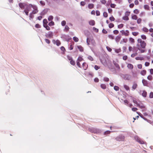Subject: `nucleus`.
I'll use <instances>...</instances> for the list:
<instances>
[{"instance_id": "36", "label": "nucleus", "mask_w": 153, "mask_h": 153, "mask_svg": "<svg viewBox=\"0 0 153 153\" xmlns=\"http://www.w3.org/2000/svg\"><path fill=\"white\" fill-rule=\"evenodd\" d=\"M54 25V23L53 21H51L50 22L48 23V25L49 26H52Z\"/></svg>"}, {"instance_id": "29", "label": "nucleus", "mask_w": 153, "mask_h": 153, "mask_svg": "<svg viewBox=\"0 0 153 153\" xmlns=\"http://www.w3.org/2000/svg\"><path fill=\"white\" fill-rule=\"evenodd\" d=\"M135 59L137 60H144V59L143 57H137L135 58Z\"/></svg>"}, {"instance_id": "64", "label": "nucleus", "mask_w": 153, "mask_h": 153, "mask_svg": "<svg viewBox=\"0 0 153 153\" xmlns=\"http://www.w3.org/2000/svg\"><path fill=\"white\" fill-rule=\"evenodd\" d=\"M45 41L48 44H49L50 43V41L48 39H45Z\"/></svg>"}, {"instance_id": "6", "label": "nucleus", "mask_w": 153, "mask_h": 153, "mask_svg": "<svg viewBox=\"0 0 153 153\" xmlns=\"http://www.w3.org/2000/svg\"><path fill=\"white\" fill-rule=\"evenodd\" d=\"M122 35H124L126 36H128L129 35V31L128 30H122L120 31Z\"/></svg>"}, {"instance_id": "58", "label": "nucleus", "mask_w": 153, "mask_h": 153, "mask_svg": "<svg viewBox=\"0 0 153 153\" xmlns=\"http://www.w3.org/2000/svg\"><path fill=\"white\" fill-rule=\"evenodd\" d=\"M86 4V3L84 1H81L80 2V4L82 6H84Z\"/></svg>"}, {"instance_id": "33", "label": "nucleus", "mask_w": 153, "mask_h": 153, "mask_svg": "<svg viewBox=\"0 0 153 153\" xmlns=\"http://www.w3.org/2000/svg\"><path fill=\"white\" fill-rule=\"evenodd\" d=\"M53 18V16H50L48 17V20L49 21H52Z\"/></svg>"}, {"instance_id": "59", "label": "nucleus", "mask_w": 153, "mask_h": 153, "mask_svg": "<svg viewBox=\"0 0 153 153\" xmlns=\"http://www.w3.org/2000/svg\"><path fill=\"white\" fill-rule=\"evenodd\" d=\"M106 48L107 50L109 52H111L112 51V49L108 46H107Z\"/></svg>"}, {"instance_id": "35", "label": "nucleus", "mask_w": 153, "mask_h": 153, "mask_svg": "<svg viewBox=\"0 0 153 153\" xmlns=\"http://www.w3.org/2000/svg\"><path fill=\"white\" fill-rule=\"evenodd\" d=\"M43 26L46 29V30H49L50 29V27H49V26H48L47 25H44Z\"/></svg>"}, {"instance_id": "49", "label": "nucleus", "mask_w": 153, "mask_h": 153, "mask_svg": "<svg viewBox=\"0 0 153 153\" xmlns=\"http://www.w3.org/2000/svg\"><path fill=\"white\" fill-rule=\"evenodd\" d=\"M103 16L105 17H107L108 16V13L106 12H104L103 13Z\"/></svg>"}, {"instance_id": "5", "label": "nucleus", "mask_w": 153, "mask_h": 153, "mask_svg": "<svg viewBox=\"0 0 153 153\" xmlns=\"http://www.w3.org/2000/svg\"><path fill=\"white\" fill-rule=\"evenodd\" d=\"M115 139L118 141H123L125 139V137L123 136H119L117 137Z\"/></svg>"}, {"instance_id": "54", "label": "nucleus", "mask_w": 153, "mask_h": 153, "mask_svg": "<svg viewBox=\"0 0 153 153\" xmlns=\"http://www.w3.org/2000/svg\"><path fill=\"white\" fill-rule=\"evenodd\" d=\"M132 34L133 35L136 36L139 34V33L137 32H132Z\"/></svg>"}, {"instance_id": "14", "label": "nucleus", "mask_w": 153, "mask_h": 153, "mask_svg": "<svg viewBox=\"0 0 153 153\" xmlns=\"http://www.w3.org/2000/svg\"><path fill=\"white\" fill-rule=\"evenodd\" d=\"M88 8L89 9H92L94 7V5L92 3H89L88 5Z\"/></svg>"}, {"instance_id": "42", "label": "nucleus", "mask_w": 153, "mask_h": 153, "mask_svg": "<svg viewBox=\"0 0 153 153\" xmlns=\"http://www.w3.org/2000/svg\"><path fill=\"white\" fill-rule=\"evenodd\" d=\"M70 64L73 65H74L75 64L74 61L73 60V59L70 61Z\"/></svg>"}, {"instance_id": "60", "label": "nucleus", "mask_w": 153, "mask_h": 153, "mask_svg": "<svg viewBox=\"0 0 153 153\" xmlns=\"http://www.w3.org/2000/svg\"><path fill=\"white\" fill-rule=\"evenodd\" d=\"M137 68L140 69H141L142 68V65L141 64H138L137 65Z\"/></svg>"}, {"instance_id": "25", "label": "nucleus", "mask_w": 153, "mask_h": 153, "mask_svg": "<svg viewBox=\"0 0 153 153\" xmlns=\"http://www.w3.org/2000/svg\"><path fill=\"white\" fill-rule=\"evenodd\" d=\"M142 20L140 18H139L137 19V22L138 24H140L142 22Z\"/></svg>"}, {"instance_id": "12", "label": "nucleus", "mask_w": 153, "mask_h": 153, "mask_svg": "<svg viewBox=\"0 0 153 153\" xmlns=\"http://www.w3.org/2000/svg\"><path fill=\"white\" fill-rule=\"evenodd\" d=\"M140 93L143 97H146L147 93L145 91L143 90L141 91H140Z\"/></svg>"}, {"instance_id": "48", "label": "nucleus", "mask_w": 153, "mask_h": 153, "mask_svg": "<svg viewBox=\"0 0 153 153\" xmlns=\"http://www.w3.org/2000/svg\"><path fill=\"white\" fill-rule=\"evenodd\" d=\"M109 19L111 21H114L115 20V18L112 16L109 18Z\"/></svg>"}, {"instance_id": "50", "label": "nucleus", "mask_w": 153, "mask_h": 153, "mask_svg": "<svg viewBox=\"0 0 153 153\" xmlns=\"http://www.w3.org/2000/svg\"><path fill=\"white\" fill-rule=\"evenodd\" d=\"M80 62L77 61L76 62V65L79 68H81V66Z\"/></svg>"}, {"instance_id": "20", "label": "nucleus", "mask_w": 153, "mask_h": 153, "mask_svg": "<svg viewBox=\"0 0 153 153\" xmlns=\"http://www.w3.org/2000/svg\"><path fill=\"white\" fill-rule=\"evenodd\" d=\"M89 24L91 25H94L95 24V22L93 20L90 21L89 22Z\"/></svg>"}, {"instance_id": "44", "label": "nucleus", "mask_w": 153, "mask_h": 153, "mask_svg": "<svg viewBox=\"0 0 153 153\" xmlns=\"http://www.w3.org/2000/svg\"><path fill=\"white\" fill-rule=\"evenodd\" d=\"M103 80L104 81L106 82H108L109 81V79L107 77H105L104 78Z\"/></svg>"}, {"instance_id": "24", "label": "nucleus", "mask_w": 153, "mask_h": 153, "mask_svg": "<svg viewBox=\"0 0 153 153\" xmlns=\"http://www.w3.org/2000/svg\"><path fill=\"white\" fill-rule=\"evenodd\" d=\"M124 88L126 91H129L130 89L129 87L126 85H124L123 86Z\"/></svg>"}, {"instance_id": "26", "label": "nucleus", "mask_w": 153, "mask_h": 153, "mask_svg": "<svg viewBox=\"0 0 153 153\" xmlns=\"http://www.w3.org/2000/svg\"><path fill=\"white\" fill-rule=\"evenodd\" d=\"M147 79L151 81L153 79V77L151 75H149L147 77Z\"/></svg>"}, {"instance_id": "10", "label": "nucleus", "mask_w": 153, "mask_h": 153, "mask_svg": "<svg viewBox=\"0 0 153 153\" xmlns=\"http://www.w3.org/2000/svg\"><path fill=\"white\" fill-rule=\"evenodd\" d=\"M53 33L51 32H49L46 35V36L48 38H51L53 37Z\"/></svg>"}, {"instance_id": "46", "label": "nucleus", "mask_w": 153, "mask_h": 153, "mask_svg": "<svg viewBox=\"0 0 153 153\" xmlns=\"http://www.w3.org/2000/svg\"><path fill=\"white\" fill-rule=\"evenodd\" d=\"M141 37L142 39L144 40H145L146 39V37L144 35H141Z\"/></svg>"}, {"instance_id": "37", "label": "nucleus", "mask_w": 153, "mask_h": 153, "mask_svg": "<svg viewBox=\"0 0 153 153\" xmlns=\"http://www.w3.org/2000/svg\"><path fill=\"white\" fill-rule=\"evenodd\" d=\"M83 60V58L81 56H79L77 59V61L79 62H81Z\"/></svg>"}, {"instance_id": "9", "label": "nucleus", "mask_w": 153, "mask_h": 153, "mask_svg": "<svg viewBox=\"0 0 153 153\" xmlns=\"http://www.w3.org/2000/svg\"><path fill=\"white\" fill-rule=\"evenodd\" d=\"M88 67V65L85 62H84L82 64V67L84 70H86Z\"/></svg>"}, {"instance_id": "57", "label": "nucleus", "mask_w": 153, "mask_h": 153, "mask_svg": "<svg viewBox=\"0 0 153 153\" xmlns=\"http://www.w3.org/2000/svg\"><path fill=\"white\" fill-rule=\"evenodd\" d=\"M94 68L96 70H98V69L100 68V67L97 65H95L94 66Z\"/></svg>"}, {"instance_id": "31", "label": "nucleus", "mask_w": 153, "mask_h": 153, "mask_svg": "<svg viewBox=\"0 0 153 153\" xmlns=\"http://www.w3.org/2000/svg\"><path fill=\"white\" fill-rule=\"evenodd\" d=\"M142 30L143 31L145 32H148L149 31V30L146 27H144L142 28Z\"/></svg>"}, {"instance_id": "7", "label": "nucleus", "mask_w": 153, "mask_h": 153, "mask_svg": "<svg viewBox=\"0 0 153 153\" xmlns=\"http://www.w3.org/2000/svg\"><path fill=\"white\" fill-rule=\"evenodd\" d=\"M33 5L31 4H27L25 7V10H27V11H30L31 10V8H32Z\"/></svg>"}, {"instance_id": "18", "label": "nucleus", "mask_w": 153, "mask_h": 153, "mask_svg": "<svg viewBox=\"0 0 153 153\" xmlns=\"http://www.w3.org/2000/svg\"><path fill=\"white\" fill-rule=\"evenodd\" d=\"M123 78L125 80H128L129 79V75L128 74H125L124 75Z\"/></svg>"}, {"instance_id": "62", "label": "nucleus", "mask_w": 153, "mask_h": 153, "mask_svg": "<svg viewBox=\"0 0 153 153\" xmlns=\"http://www.w3.org/2000/svg\"><path fill=\"white\" fill-rule=\"evenodd\" d=\"M113 33L115 34H117L119 33V31L117 30H115L113 31Z\"/></svg>"}, {"instance_id": "15", "label": "nucleus", "mask_w": 153, "mask_h": 153, "mask_svg": "<svg viewBox=\"0 0 153 153\" xmlns=\"http://www.w3.org/2000/svg\"><path fill=\"white\" fill-rule=\"evenodd\" d=\"M138 18L137 16L135 14L132 15L131 16V18L134 20H137Z\"/></svg>"}, {"instance_id": "40", "label": "nucleus", "mask_w": 153, "mask_h": 153, "mask_svg": "<svg viewBox=\"0 0 153 153\" xmlns=\"http://www.w3.org/2000/svg\"><path fill=\"white\" fill-rule=\"evenodd\" d=\"M108 26L109 28H111L114 26V25L113 23H111L109 24Z\"/></svg>"}, {"instance_id": "53", "label": "nucleus", "mask_w": 153, "mask_h": 153, "mask_svg": "<svg viewBox=\"0 0 153 153\" xmlns=\"http://www.w3.org/2000/svg\"><path fill=\"white\" fill-rule=\"evenodd\" d=\"M100 2L102 4H106V0H101Z\"/></svg>"}, {"instance_id": "32", "label": "nucleus", "mask_w": 153, "mask_h": 153, "mask_svg": "<svg viewBox=\"0 0 153 153\" xmlns=\"http://www.w3.org/2000/svg\"><path fill=\"white\" fill-rule=\"evenodd\" d=\"M48 23L47 20L46 19H45L43 20V25H47Z\"/></svg>"}, {"instance_id": "30", "label": "nucleus", "mask_w": 153, "mask_h": 153, "mask_svg": "<svg viewBox=\"0 0 153 153\" xmlns=\"http://www.w3.org/2000/svg\"><path fill=\"white\" fill-rule=\"evenodd\" d=\"M139 12V10L137 9H136L133 11V13L135 14H138Z\"/></svg>"}, {"instance_id": "61", "label": "nucleus", "mask_w": 153, "mask_h": 153, "mask_svg": "<svg viewBox=\"0 0 153 153\" xmlns=\"http://www.w3.org/2000/svg\"><path fill=\"white\" fill-rule=\"evenodd\" d=\"M149 97L151 98H153V92H150Z\"/></svg>"}, {"instance_id": "8", "label": "nucleus", "mask_w": 153, "mask_h": 153, "mask_svg": "<svg viewBox=\"0 0 153 153\" xmlns=\"http://www.w3.org/2000/svg\"><path fill=\"white\" fill-rule=\"evenodd\" d=\"M27 4L24 3H19V6L22 9H24L25 7Z\"/></svg>"}, {"instance_id": "41", "label": "nucleus", "mask_w": 153, "mask_h": 153, "mask_svg": "<svg viewBox=\"0 0 153 153\" xmlns=\"http://www.w3.org/2000/svg\"><path fill=\"white\" fill-rule=\"evenodd\" d=\"M124 25L122 24H120L118 25V28L119 29L122 28L123 27Z\"/></svg>"}, {"instance_id": "21", "label": "nucleus", "mask_w": 153, "mask_h": 153, "mask_svg": "<svg viewBox=\"0 0 153 153\" xmlns=\"http://www.w3.org/2000/svg\"><path fill=\"white\" fill-rule=\"evenodd\" d=\"M77 48L79 49L80 51L83 52V48L81 45L78 46Z\"/></svg>"}, {"instance_id": "51", "label": "nucleus", "mask_w": 153, "mask_h": 153, "mask_svg": "<svg viewBox=\"0 0 153 153\" xmlns=\"http://www.w3.org/2000/svg\"><path fill=\"white\" fill-rule=\"evenodd\" d=\"M69 29V27L67 25H65V30L66 31H68Z\"/></svg>"}, {"instance_id": "1", "label": "nucleus", "mask_w": 153, "mask_h": 153, "mask_svg": "<svg viewBox=\"0 0 153 153\" xmlns=\"http://www.w3.org/2000/svg\"><path fill=\"white\" fill-rule=\"evenodd\" d=\"M137 48H141L145 49L146 45V43L141 39L139 38L137 40Z\"/></svg>"}, {"instance_id": "38", "label": "nucleus", "mask_w": 153, "mask_h": 153, "mask_svg": "<svg viewBox=\"0 0 153 153\" xmlns=\"http://www.w3.org/2000/svg\"><path fill=\"white\" fill-rule=\"evenodd\" d=\"M144 7L145 9L149 10V7L148 5H145L144 6Z\"/></svg>"}, {"instance_id": "11", "label": "nucleus", "mask_w": 153, "mask_h": 153, "mask_svg": "<svg viewBox=\"0 0 153 153\" xmlns=\"http://www.w3.org/2000/svg\"><path fill=\"white\" fill-rule=\"evenodd\" d=\"M142 82L143 85L145 86H148V81L144 79H143L142 80Z\"/></svg>"}, {"instance_id": "16", "label": "nucleus", "mask_w": 153, "mask_h": 153, "mask_svg": "<svg viewBox=\"0 0 153 153\" xmlns=\"http://www.w3.org/2000/svg\"><path fill=\"white\" fill-rule=\"evenodd\" d=\"M127 67L129 69H130L131 70H132L133 68V66L132 64H128Z\"/></svg>"}, {"instance_id": "43", "label": "nucleus", "mask_w": 153, "mask_h": 153, "mask_svg": "<svg viewBox=\"0 0 153 153\" xmlns=\"http://www.w3.org/2000/svg\"><path fill=\"white\" fill-rule=\"evenodd\" d=\"M73 40L75 42H77L79 41V39L76 37H74L73 38Z\"/></svg>"}, {"instance_id": "34", "label": "nucleus", "mask_w": 153, "mask_h": 153, "mask_svg": "<svg viewBox=\"0 0 153 153\" xmlns=\"http://www.w3.org/2000/svg\"><path fill=\"white\" fill-rule=\"evenodd\" d=\"M137 49L138 50L140 51V53H142L144 52H145V50L144 49H142V48H137Z\"/></svg>"}, {"instance_id": "2", "label": "nucleus", "mask_w": 153, "mask_h": 153, "mask_svg": "<svg viewBox=\"0 0 153 153\" xmlns=\"http://www.w3.org/2000/svg\"><path fill=\"white\" fill-rule=\"evenodd\" d=\"M86 42L88 45H90V43L93 46H95L96 45L95 41L93 37L87 38V39Z\"/></svg>"}, {"instance_id": "47", "label": "nucleus", "mask_w": 153, "mask_h": 153, "mask_svg": "<svg viewBox=\"0 0 153 153\" xmlns=\"http://www.w3.org/2000/svg\"><path fill=\"white\" fill-rule=\"evenodd\" d=\"M116 6V4H114L111 3L110 4L111 7L112 8H115Z\"/></svg>"}, {"instance_id": "13", "label": "nucleus", "mask_w": 153, "mask_h": 153, "mask_svg": "<svg viewBox=\"0 0 153 153\" xmlns=\"http://www.w3.org/2000/svg\"><path fill=\"white\" fill-rule=\"evenodd\" d=\"M52 42L54 44H55L56 43V45L58 46H59L61 44L60 41L58 40H56V41L55 40H53Z\"/></svg>"}, {"instance_id": "4", "label": "nucleus", "mask_w": 153, "mask_h": 153, "mask_svg": "<svg viewBox=\"0 0 153 153\" xmlns=\"http://www.w3.org/2000/svg\"><path fill=\"white\" fill-rule=\"evenodd\" d=\"M32 8L33 9V10L32 12V13L35 14L36 13L38 12V10L37 9V7L36 5H33Z\"/></svg>"}, {"instance_id": "19", "label": "nucleus", "mask_w": 153, "mask_h": 153, "mask_svg": "<svg viewBox=\"0 0 153 153\" xmlns=\"http://www.w3.org/2000/svg\"><path fill=\"white\" fill-rule=\"evenodd\" d=\"M146 74V71L145 70H143L142 71L140 72V74L143 75H145Z\"/></svg>"}, {"instance_id": "56", "label": "nucleus", "mask_w": 153, "mask_h": 153, "mask_svg": "<svg viewBox=\"0 0 153 153\" xmlns=\"http://www.w3.org/2000/svg\"><path fill=\"white\" fill-rule=\"evenodd\" d=\"M137 53H134L131 54V56L132 57H134L135 56H137Z\"/></svg>"}, {"instance_id": "39", "label": "nucleus", "mask_w": 153, "mask_h": 153, "mask_svg": "<svg viewBox=\"0 0 153 153\" xmlns=\"http://www.w3.org/2000/svg\"><path fill=\"white\" fill-rule=\"evenodd\" d=\"M130 14V12L129 11H126L125 13V15L128 16Z\"/></svg>"}, {"instance_id": "52", "label": "nucleus", "mask_w": 153, "mask_h": 153, "mask_svg": "<svg viewBox=\"0 0 153 153\" xmlns=\"http://www.w3.org/2000/svg\"><path fill=\"white\" fill-rule=\"evenodd\" d=\"M66 22L65 21H63L61 22V25L62 26H64L65 25Z\"/></svg>"}, {"instance_id": "63", "label": "nucleus", "mask_w": 153, "mask_h": 153, "mask_svg": "<svg viewBox=\"0 0 153 153\" xmlns=\"http://www.w3.org/2000/svg\"><path fill=\"white\" fill-rule=\"evenodd\" d=\"M67 57L69 61H71L72 59V58L71 56H67Z\"/></svg>"}, {"instance_id": "45", "label": "nucleus", "mask_w": 153, "mask_h": 153, "mask_svg": "<svg viewBox=\"0 0 153 153\" xmlns=\"http://www.w3.org/2000/svg\"><path fill=\"white\" fill-rule=\"evenodd\" d=\"M114 89L116 91H118L119 90V88L118 86H115L114 87Z\"/></svg>"}, {"instance_id": "3", "label": "nucleus", "mask_w": 153, "mask_h": 153, "mask_svg": "<svg viewBox=\"0 0 153 153\" xmlns=\"http://www.w3.org/2000/svg\"><path fill=\"white\" fill-rule=\"evenodd\" d=\"M89 131L91 133L96 134H100L101 133L100 130L96 128H91L89 129Z\"/></svg>"}, {"instance_id": "55", "label": "nucleus", "mask_w": 153, "mask_h": 153, "mask_svg": "<svg viewBox=\"0 0 153 153\" xmlns=\"http://www.w3.org/2000/svg\"><path fill=\"white\" fill-rule=\"evenodd\" d=\"M88 58L91 61H93V57L90 56H89L88 57Z\"/></svg>"}, {"instance_id": "28", "label": "nucleus", "mask_w": 153, "mask_h": 153, "mask_svg": "<svg viewBox=\"0 0 153 153\" xmlns=\"http://www.w3.org/2000/svg\"><path fill=\"white\" fill-rule=\"evenodd\" d=\"M100 86L103 89H105L106 88V85L104 84H101Z\"/></svg>"}, {"instance_id": "23", "label": "nucleus", "mask_w": 153, "mask_h": 153, "mask_svg": "<svg viewBox=\"0 0 153 153\" xmlns=\"http://www.w3.org/2000/svg\"><path fill=\"white\" fill-rule=\"evenodd\" d=\"M129 41L131 43L133 44L135 42L134 39L132 38H129Z\"/></svg>"}, {"instance_id": "22", "label": "nucleus", "mask_w": 153, "mask_h": 153, "mask_svg": "<svg viewBox=\"0 0 153 153\" xmlns=\"http://www.w3.org/2000/svg\"><path fill=\"white\" fill-rule=\"evenodd\" d=\"M122 19L123 20L125 21H128L129 20V18L128 17L125 15L122 17Z\"/></svg>"}, {"instance_id": "27", "label": "nucleus", "mask_w": 153, "mask_h": 153, "mask_svg": "<svg viewBox=\"0 0 153 153\" xmlns=\"http://www.w3.org/2000/svg\"><path fill=\"white\" fill-rule=\"evenodd\" d=\"M121 39V36H117L115 38V40L116 42H119Z\"/></svg>"}, {"instance_id": "17", "label": "nucleus", "mask_w": 153, "mask_h": 153, "mask_svg": "<svg viewBox=\"0 0 153 153\" xmlns=\"http://www.w3.org/2000/svg\"><path fill=\"white\" fill-rule=\"evenodd\" d=\"M137 87V83H134L132 86V89L133 90H135Z\"/></svg>"}]
</instances>
